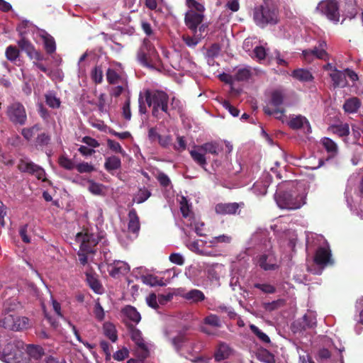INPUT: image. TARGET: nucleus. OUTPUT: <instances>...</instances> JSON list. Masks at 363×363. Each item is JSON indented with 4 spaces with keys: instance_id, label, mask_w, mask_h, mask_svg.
Masks as SVG:
<instances>
[{
    "instance_id": "nucleus-1",
    "label": "nucleus",
    "mask_w": 363,
    "mask_h": 363,
    "mask_svg": "<svg viewBox=\"0 0 363 363\" xmlns=\"http://www.w3.org/2000/svg\"><path fill=\"white\" fill-rule=\"evenodd\" d=\"M307 194L305 182L284 181L277 185L274 199L280 208L296 210L306 204Z\"/></svg>"
},
{
    "instance_id": "nucleus-2",
    "label": "nucleus",
    "mask_w": 363,
    "mask_h": 363,
    "mask_svg": "<svg viewBox=\"0 0 363 363\" xmlns=\"http://www.w3.org/2000/svg\"><path fill=\"white\" fill-rule=\"evenodd\" d=\"M169 96L161 90L147 89L144 93V96L140 94L138 99L139 113L145 114L147 108L145 102L151 108L152 116L157 119H161L164 113L169 115Z\"/></svg>"
},
{
    "instance_id": "nucleus-3",
    "label": "nucleus",
    "mask_w": 363,
    "mask_h": 363,
    "mask_svg": "<svg viewBox=\"0 0 363 363\" xmlns=\"http://www.w3.org/2000/svg\"><path fill=\"white\" fill-rule=\"evenodd\" d=\"M223 150L222 145L216 141L205 143L200 145H196L189 151V154L193 160L206 170L207 164L206 154L217 155Z\"/></svg>"
},
{
    "instance_id": "nucleus-4",
    "label": "nucleus",
    "mask_w": 363,
    "mask_h": 363,
    "mask_svg": "<svg viewBox=\"0 0 363 363\" xmlns=\"http://www.w3.org/2000/svg\"><path fill=\"white\" fill-rule=\"evenodd\" d=\"M139 62L148 68L159 69L161 67V60L150 39H144L143 45L138 52Z\"/></svg>"
},
{
    "instance_id": "nucleus-5",
    "label": "nucleus",
    "mask_w": 363,
    "mask_h": 363,
    "mask_svg": "<svg viewBox=\"0 0 363 363\" xmlns=\"http://www.w3.org/2000/svg\"><path fill=\"white\" fill-rule=\"evenodd\" d=\"M186 4L190 10L186 13L185 23L189 28L195 29L203 20L204 6L196 0H186Z\"/></svg>"
},
{
    "instance_id": "nucleus-6",
    "label": "nucleus",
    "mask_w": 363,
    "mask_h": 363,
    "mask_svg": "<svg viewBox=\"0 0 363 363\" xmlns=\"http://www.w3.org/2000/svg\"><path fill=\"white\" fill-rule=\"evenodd\" d=\"M128 218V231L123 230L118 235L120 242L124 246H127L136 238L140 230L139 218L135 209H131L129 211Z\"/></svg>"
},
{
    "instance_id": "nucleus-7",
    "label": "nucleus",
    "mask_w": 363,
    "mask_h": 363,
    "mask_svg": "<svg viewBox=\"0 0 363 363\" xmlns=\"http://www.w3.org/2000/svg\"><path fill=\"white\" fill-rule=\"evenodd\" d=\"M254 19L256 23L262 27L268 23L274 24L277 22V11L268 6H262L255 10Z\"/></svg>"
},
{
    "instance_id": "nucleus-8",
    "label": "nucleus",
    "mask_w": 363,
    "mask_h": 363,
    "mask_svg": "<svg viewBox=\"0 0 363 363\" xmlns=\"http://www.w3.org/2000/svg\"><path fill=\"white\" fill-rule=\"evenodd\" d=\"M326 42L325 40H320L317 47L303 50V58L308 63L313 62L314 59L328 60L329 55L326 52Z\"/></svg>"
},
{
    "instance_id": "nucleus-9",
    "label": "nucleus",
    "mask_w": 363,
    "mask_h": 363,
    "mask_svg": "<svg viewBox=\"0 0 363 363\" xmlns=\"http://www.w3.org/2000/svg\"><path fill=\"white\" fill-rule=\"evenodd\" d=\"M9 120L14 124L24 125L27 120V115L23 105L19 102L11 104L6 110Z\"/></svg>"
},
{
    "instance_id": "nucleus-10",
    "label": "nucleus",
    "mask_w": 363,
    "mask_h": 363,
    "mask_svg": "<svg viewBox=\"0 0 363 363\" xmlns=\"http://www.w3.org/2000/svg\"><path fill=\"white\" fill-rule=\"evenodd\" d=\"M317 10L330 21L337 23L340 19L339 6L335 0H324L317 6Z\"/></svg>"
},
{
    "instance_id": "nucleus-11",
    "label": "nucleus",
    "mask_w": 363,
    "mask_h": 363,
    "mask_svg": "<svg viewBox=\"0 0 363 363\" xmlns=\"http://www.w3.org/2000/svg\"><path fill=\"white\" fill-rule=\"evenodd\" d=\"M257 264L265 271L275 270L279 267V261L272 250V247L266 248V251L259 256Z\"/></svg>"
},
{
    "instance_id": "nucleus-12",
    "label": "nucleus",
    "mask_w": 363,
    "mask_h": 363,
    "mask_svg": "<svg viewBox=\"0 0 363 363\" xmlns=\"http://www.w3.org/2000/svg\"><path fill=\"white\" fill-rule=\"evenodd\" d=\"M18 167L22 172L33 174L39 180H45V170L27 157L21 159Z\"/></svg>"
},
{
    "instance_id": "nucleus-13",
    "label": "nucleus",
    "mask_w": 363,
    "mask_h": 363,
    "mask_svg": "<svg viewBox=\"0 0 363 363\" xmlns=\"http://www.w3.org/2000/svg\"><path fill=\"white\" fill-rule=\"evenodd\" d=\"M76 240L80 243V249L77 253L79 260L82 264L85 265L87 263L86 254L93 252L92 243L90 242L89 235L87 233H77Z\"/></svg>"
},
{
    "instance_id": "nucleus-14",
    "label": "nucleus",
    "mask_w": 363,
    "mask_h": 363,
    "mask_svg": "<svg viewBox=\"0 0 363 363\" xmlns=\"http://www.w3.org/2000/svg\"><path fill=\"white\" fill-rule=\"evenodd\" d=\"M287 125L294 130H302L303 133H311V127L308 120L301 115H290L286 121Z\"/></svg>"
},
{
    "instance_id": "nucleus-15",
    "label": "nucleus",
    "mask_w": 363,
    "mask_h": 363,
    "mask_svg": "<svg viewBox=\"0 0 363 363\" xmlns=\"http://www.w3.org/2000/svg\"><path fill=\"white\" fill-rule=\"evenodd\" d=\"M331 252L328 243L324 240L323 245L320 246L314 257L315 262L320 266L325 267L331 262Z\"/></svg>"
},
{
    "instance_id": "nucleus-16",
    "label": "nucleus",
    "mask_w": 363,
    "mask_h": 363,
    "mask_svg": "<svg viewBox=\"0 0 363 363\" xmlns=\"http://www.w3.org/2000/svg\"><path fill=\"white\" fill-rule=\"evenodd\" d=\"M264 245L265 248L271 247V242L268 239V233L265 230H259L252 234L250 240V247Z\"/></svg>"
},
{
    "instance_id": "nucleus-17",
    "label": "nucleus",
    "mask_w": 363,
    "mask_h": 363,
    "mask_svg": "<svg viewBox=\"0 0 363 363\" xmlns=\"http://www.w3.org/2000/svg\"><path fill=\"white\" fill-rule=\"evenodd\" d=\"M178 201L179 203L180 211L182 216L186 220L184 223L186 225H191L192 220L194 218V213L191 211V203H190L189 201L184 196H180L178 199Z\"/></svg>"
},
{
    "instance_id": "nucleus-18",
    "label": "nucleus",
    "mask_w": 363,
    "mask_h": 363,
    "mask_svg": "<svg viewBox=\"0 0 363 363\" xmlns=\"http://www.w3.org/2000/svg\"><path fill=\"white\" fill-rule=\"evenodd\" d=\"M204 271L211 281H218L225 273L224 265L220 263H207L204 265Z\"/></svg>"
},
{
    "instance_id": "nucleus-19",
    "label": "nucleus",
    "mask_w": 363,
    "mask_h": 363,
    "mask_svg": "<svg viewBox=\"0 0 363 363\" xmlns=\"http://www.w3.org/2000/svg\"><path fill=\"white\" fill-rule=\"evenodd\" d=\"M18 46L24 50L30 60H45L43 55L35 49L33 45L24 37L18 41Z\"/></svg>"
},
{
    "instance_id": "nucleus-20",
    "label": "nucleus",
    "mask_w": 363,
    "mask_h": 363,
    "mask_svg": "<svg viewBox=\"0 0 363 363\" xmlns=\"http://www.w3.org/2000/svg\"><path fill=\"white\" fill-rule=\"evenodd\" d=\"M107 270L113 278L119 277L121 275H124L130 271V267L128 263L116 260L113 263L108 265Z\"/></svg>"
},
{
    "instance_id": "nucleus-21",
    "label": "nucleus",
    "mask_w": 363,
    "mask_h": 363,
    "mask_svg": "<svg viewBox=\"0 0 363 363\" xmlns=\"http://www.w3.org/2000/svg\"><path fill=\"white\" fill-rule=\"evenodd\" d=\"M271 182L272 175L264 173L262 177L254 184L252 188L253 193L258 196L265 195Z\"/></svg>"
},
{
    "instance_id": "nucleus-22",
    "label": "nucleus",
    "mask_w": 363,
    "mask_h": 363,
    "mask_svg": "<svg viewBox=\"0 0 363 363\" xmlns=\"http://www.w3.org/2000/svg\"><path fill=\"white\" fill-rule=\"evenodd\" d=\"M44 354V351L43 348L38 345H29L26 346L25 349V345L23 346V350H22V357L23 358H26L28 363L32 359L38 360L40 359Z\"/></svg>"
},
{
    "instance_id": "nucleus-23",
    "label": "nucleus",
    "mask_w": 363,
    "mask_h": 363,
    "mask_svg": "<svg viewBox=\"0 0 363 363\" xmlns=\"http://www.w3.org/2000/svg\"><path fill=\"white\" fill-rule=\"evenodd\" d=\"M178 294L186 301L194 303L205 299L204 294L201 291L195 289L189 291H185L184 289H179Z\"/></svg>"
},
{
    "instance_id": "nucleus-24",
    "label": "nucleus",
    "mask_w": 363,
    "mask_h": 363,
    "mask_svg": "<svg viewBox=\"0 0 363 363\" xmlns=\"http://www.w3.org/2000/svg\"><path fill=\"white\" fill-rule=\"evenodd\" d=\"M148 138L152 142L157 141L163 147H168L172 143V137L169 135H162L159 134L155 128H151L148 130Z\"/></svg>"
},
{
    "instance_id": "nucleus-25",
    "label": "nucleus",
    "mask_w": 363,
    "mask_h": 363,
    "mask_svg": "<svg viewBox=\"0 0 363 363\" xmlns=\"http://www.w3.org/2000/svg\"><path fill=\"white\" fill-rule=\"evenodd\" d=\"M135 355L141 361H144L150 354V351L152 348V344L146 341L145 340L135 344Z\"/></svg>"
},
{
    "instance_id": "nucleus-26",
    "label": "nucleus",
    "mask_w": 363,
    "mask_h": 363,
    "mask_svg": "<svg viewBox=\"0 0 363 363\" xmlns=\"http://www.w3.org/2000/svg\"><path fill=\"white\" fill-rule=\"evenodd\" d=\"M231 348L225 343L220 342L214 353V358L216 362H221L227 359L232 354Z\"/></svg>"
},
{
    "instance_id": "nucleus-27",
    "label": "nucleus",
    "mask_w": 363,
    "mask_h": 363,
    "mask_svg": "<svg viewBox=\"0 0 363 363\" xmlns=\"http://www.w3.org/2000/svg\"><path fill=\"white\" fill-rule=\"evenodd\" d=\"M329 75L333 81L335 87H345L347 85L346 75L344 72L333 69V72H330Z\"/></svg>"
},
{
    "instance_id": "nucleus-28",
    "label": "nucleus",
    "mask_w": 363,
    "mask_h": 363,
    "mask_svg": "<svg viewBox=\"0 0 363 363\" xmlns=\"http://www.w3.org/2000/svg\"><path fill=\"white\" fill-rule=\"evenodd\" d=\"M238 209L237 203H218L215 207V211L218 214H234Z\"/></svg>"
},
{
    "instance_id": "nucleus-29",
    "label": "nucleus",
    "mask_w": 363,
    "mask_h": 363,
    "mask_svg": "<svg viewBox=\"0 0 363 363\" xmlns=\"http://www.w3.org/2000/svg\"><path fill=\"white\" fill-rule=\"evenodd\" d=\"M291 77L301 82H308L313 79L311 72L306 69L299 68L294 70Z\"/></svg>"
},
{
    "instance_id": "nucleus-30",
    "label": "nucleus",
    "mask_w": 363,
    "mask_h": 363,
    "mask_svg": "<svg viewBox=\"0 0 363 363\" xmlns=\"http://www.w3.org/2000/svg\"><path fill=\"white\" fill-rule=\"evenodd\" d=\"M39 33L43 40L44 48L46 52L48 54L55 52L56 50V44L54 38L44 30H40Z\"/></svg>"
},
{
    "instance_id": "nucleus-31",
    "label": "nucleus",
    "mask_w": 363,
    "mask_h": 363,
    "mask_svg": "<svg viewBox=\"0 0 363 363\" xmlns=\"http://www.w3.org/2000/svg\"><path fill=\"white\" fill-rule=\"evenodd\" d=\"M320 143L327 151L330 158H333L337 155L338 147L333 140L329 138H323L321 139Z\"/></svg>"
},
{
    "instance_id": "nucleus-32",
    "label": "nucleus",
    "mask_w": 363,
    "mask_h": 363,
    "mask_svg": "<svg viewBox=\"0 0 363 363\" xmlns=\"http://www.w3.org/2000/svg\"><path fill=\"white\" fill-rule=\"evenodd\" d=\"M106 79L108 82L111 84H126L125 78L111 68L108 69L106 72Z\"/></svg>"
},
{
    "instance_id": "nucleus-33",
    "label": "nucleus",
    "mask_w": 363,
    "mask_h": 363,
    "mask_svg": "<svg viewBox=\"0 0 363 363\" xmlns=\"http://www.w3.org/2000/svg\"><path fill=\"white\" fill-rule=\"evenodd\" d=\"M122 312L126 318H128L130 320L135 324L138 323L141 320L140 313L136 310L135 308L131 306H125L123 309Z\"/></svg>"
},
{
    "instance_id": "nucleus-34",
    "label": "nucleus",
    "mask_w": 363,
    "mask_h": 363,
    "mask_svg": "<svg viewBox=\"0 0 363 363\" xmlns=\"http://www.w3.org/2000/svg\"><path fill=\"white\" fill-rule=\"evenodd\" d=\"M361 106L359 99L357 97L350 98L345 102L343 108L348 113H356Z\"/></svg>"
},
{
    "instance_id": "nucleus-35",
    "label": "nucleus",
    "mask_w": 363,
    "mask_h": 363,
    "mask_svg": "<svg viewBox=\"0 0 363 363\" xmlns=\"http://www.w3.org/2000/svg\"><path fill=\"white\" fill-rule=\"evenodd\" d=\"M104 334L113 342L118 340L117 331L115 325L110 323L106 322L103 325Z\"/></svg>"
},
{
    "instance_id": "nucleus-36",
    "label": "nucleus",
    "mask_w": 363,
    "mask_h": 363,
    "mask_svg": "<svg viewBox=\"0 0 363 363\" xmlns=\"http://www.w3.org/2000/svg\"><path fill=\"white\" fill-rule=\"evenodd\" d=\"M232 241L231 236L228 235H220L211 238L209 241L211 247H220L230 243Z\"/></svg>"
},
{
    "instance_id": "nucleus-37",
    "label": "nucleus",
    "mask_w": 363,
    "mask_h": 363,
    "mask_svg": "<svg viewBox=\"0 0 363 363\" xmlns=\"http://www.w3.org/2000/svg\"><path fill=\"white\" fill-rule=\"evenodd\" d=\"M264 113L267 115H272L274 116V117L279 121H281L282 123L286 122L285 121V115H284V110L282 108H279L277 107H274V108H271L269 106L265 107L264 108Z\"/></svg>"
},
{
    "instance_id": "nucleus-38",
    "label": "nucleus",
    "mask_w": 363,
    "mask_h": 363,
    "mask_svg": "<svg viewBox=\"0 0 363 363\" xmlns=\"http://www.w3.org/2000/svg\"><path fill=\"white\" fill-rule=\"evenodd\" d=\"M121 165V160L116 156H111L106 158L104 164L106 169L109 172L119 169Z\"/></svg>"
},
{
    "instance_id": "nucleus-39",
    "label": "nucleus",
    "mask_w": 363,
    "mask_h": 363,
    "mask_svg": "<svg viewBox=\"0 0 363 363\" xmlns=\"http://www.w3.org/2000/svg\"><path fill=\"white\" fill-rule=\"evenodd\" d=\"M15 318L12 314L5 312L4 317L0 319V325L4 328L14 330Z\"/></svg>"
},
{
    "instance_id": "nucleus-40",
    "label": "nucleus",
    "mask_w": 363,
    "mask_h": 363,
    "mask_svg": "<svg viewBox=\"0 0 363 363\" xmlns=\"http://www.w3.org/2000/svg\"><path fill=\"white\" fill-rule=\"evenodd\" d=\"M151 196V192L147 188H141L133 196V201L137 203H142L147 200Z\"/></svg>"
},
{
    "instance_id": "nucleus-41",
    "label": "nucleus",
    "mask_w": 363,
    "mask_h": 363,
    "mask_svg": "<svg viewBox=\"0 0 363 363\" xmlns=\"http://www.w3.org/2000/svg\"><path fill=\"white\" fill-rule=\"evenodd\" d=\"M284 101V93L281 90L277 89L272 92L270 104L274 107H278Z\"/></svg>"
},
{
    "instance_id": "nucleus-42",
    "label": "nucleus",
    "mask_w": 363,
    "mask_h": 363,
    "mask_svg": "<svg viewBox=\"0 0 363 363\" xmlns=\"http://www.w3.org/2000/svg\"><path fill=\"white\" fill-rule=\"evenodd\" d=\"M14 330H21L27 329L30 326V320L25 316H16L15 318Z\"/></svg>"
},
{
    "instance_id": "nucleus-43",
    "label": "nucleus",
    "mask_w": 363,
    "mask_h": 363,
    "mask_svg": "<svg viewBox=\"0 0 363 363\" xmlns=\"http://www.w3.org/2000/svg\"><path fill=\"white\" fill-rule=\"evenodd\" d=\"M5 55L9 61L16 62L19 57V50L15 46L9 45L6 49Z\"/></svg>"
},
{
    "instance_id": "nucleus-44",
    "label": "nucleus",
    "mask_w": 363,
    "mask_h": 363,
    "mask_svg": "<svg viewBox=\"0 0 363 363\" xmlns=\"http://www.w3.org/2000/svg\"><path fill=\"white\" fill-rule=\"evenodd\" d=\"M250 328L254 335L258 338V340L262 343H269L270 338L269 336L262 332L258 327L256 325L251 324L250 325Z\"/></svg>"
},
{
    "instance_id": "nucleus-45",
    "label": "nucleus",
    "mask_w": 363,
    "mask_h": 363,
    "mask_svg": "<svg viewBox=\"0 0 363 363\" xmlns=\"http://www.w3.org/2000/svg\"><path fill=\"white\" fill-rule=\"evenodd\" d=\"M21 308V303L15 298H12L6 301L4 304V312H11Z\"/></svg>"
},
{
    "instance_id": "nucleus-46",
    "label": "nucleus",
    "mask_w": 363,
    "mask_h": 363,
    "mask_svg": "<svg viewBox=\"0 0 363 363\" xmlns=\"http://www.w3.org/2000/svg\"><path fill=\"white\" fill-rule=\"evenodd\" d=\"M331 131L340 137L347 136L350 134V128L347 123H342L330 128Z\"/></svg>"
},
{
    "instance_id": "nucleus-47",
    "label": "nucleus",
    "mask_w": 363,
    "mask_h": 363,
    "mask_svg": "<svg viewBox=\"0 0 363 363\" xmlns=\"http://www.w3.org/2000/svg\"><path fill=\"white\" fill-rule=\"evenodd\" d=\"M46 104L51 108H58L60 105V101L56 97L53 92H48L45 94Z\"/></svg>"
},
{
    "instance_id": "nucleus-48",
    "label": "nucleus",
    "mask_w": 363,
    "mask_h": 363,
    "mask_svg": "<svg viewBox=\"0 0 363 363\" xmlns=\"http://www.w3.org/2000/svg\"><path fill=\"white\" fill-rule=\"evenodd\" d=\"M203 323L215 328H220L221 322L219 317L215 314H210L203 319Z\"/></svg>"
},
{
    "instance_id": "nucleus-49",
    "label": "nucleus",
    "mask_w": 363,
    "mask_h": 363,
    "mask_svg": "<svg viewBox=\"0 0 363 363\" xmlns=\"http://www.w3.org/2000/svg\"><path fill=\"white\" fill-rule=\"evenodd\" d=\"M164 298V297L163 296L157 297L155 294H151L147 296L146 302L150 307L157 308L158 307V302L162 303Z\"/></svg>"
},
{
    "instance_id": "nucleus-50",
    "label": "nucleus",
    "mask_w": 363,
    "mask_h": 363,
    "mask_svg": "<svg viewBox=\"0 0 363 363\" xmlns=\"http://www.w3.org/2000/svg\"><path fill=\"white\" fill-rule=\"evenodd\" d=\"M104 186L101 184L94 182L93 181H89V191L94 195H101L104 193Z\"/></svg>"
},
{
    "instance_id": "nucleus-51",
    "label": "nucleus",
    "mask_w": 363,
    "mask_h": 363,
    "mask_svg": "<svg viewBox=\"0 0 363 363\" xmlns=\"http://www.w3.org/2000/svg\"><path fill=\"white\" fill-rule=\"evenodd\" d=\"M306 325L308 328H313L316 325V314L315 312L308 311L303 316Z\"/></svg>"
},
{
    "instance_id": "nucleus-52",
    "label": "nucleus",
    "mask_w": 363,
    "mask_h": 363,
    "mask_svg": "<svg viewBox=\"0 0 363 363\" xmlns=\"http://www.w3.org/2000/svg\"><path fill=\"white\" fill-rule=\"evenodd\" d=\"M251 76V70L249 68H240L235 74V79L238 81L247 80Z\"/></svg>"
},
{
    "instance_id": "nucleus-53",
    "label": "nucleus",
    "mask_w": 363,
    "mask_h": 363,
    "mask_svg": "<svg viewBox=\"0 0 363 363\" xmlns=\"http://www.w3.org/2000/svg\"><path fill=\"white\" fill-rule=\"evenodd\" d=\"M94 314L95 318L99 321H102L105 318V311L100 304L99 300L95 302L94 307Z\"/></svg>"
},
{
    "instance_id": "nucleus-54",
    "label": "nucleus",
    "mask_w": 363,
    "mask_h": 363,
    "mask_svg": "<svg viewBox=\"0 0 363 363\" xmlns=\"http://www.w3.org/2000/svg\"><path fill=\"white\" fill-rule=\"evenodd\" d=\"M253 54L252 57L256 58L257 60H262L267 55V49L262 45H256L253 49Z\"/></svg>"
},
{
    "instance_id": "nucleus-55",
    "label": "nucleus",
    "mask_w": 363,
    "mask_h": 363,
    "mask_svg": "<svg viewBox=\"0 0 363 363\" xmlns=\"http://www.w3.org/2000/svg\"><path fill=\"white\" fill-rule=\"evenodd\" d=\"M91 77L92 80L96 83L100 84L103 81V71L101 67H95L91 72Z\"/></svg>"
},
{
    "instance_id": "nucleus-56",
    "label": "nucleus",
    "mask_w": 363,
    "mask_h": 363,
    "mask_svg": "<svg viewBox=\"0 0 363 363\" xmlns=\"http://www.w3.org/2000/svg\"><path fill=\"white\" fill-rule=\"evenodd\" d=\"M143 284L149 285L150 286H155L161 285L157 278L153 275H143L140 277Z\"/></svg>"
},
{
    "instance_id": "nucleus-57",
    "label": "nucleus",
    "mask_w": 363,
    "mask_h": 363,
    "mask_svg": "<svg viewBox=\"0 0 363 363\" xmlns=\"http://www.w3.org/2000/svg\"><path fill=\"white\" fill-rule=\"evenodd\" d=\"M59 164L62 167L67 170H72L76 167L72 160L63 155L59 158Z\"/></svg>"
},
{
    "instance_id": "nucleus-58",
    "label": "nucleus",
    "mask_w": 363,
    "mask_h": 363,
    "mask_svg": "<svg viewBox=\"0 0 363 363\" xmlns=\"http://www.w3.org/2000/svg\"><path fill=\"white\" fill-rule=\"evenodd\" d=\"M39 130L38 125H35L31 128H23L21 133L25 139L30 140L35 135V133Z\"/></svg>"
},
{
    "instance_id": "nucleus-59",
    "label": "nucleus",
    "mask_w": 363,
    "mask_h": 363,
    "mask_svg": "<svg viewBox=\"0 0 363 363\" xmlns=\"http://www.w3.org/2000/svg\"><path fill=\"white\" fill-rule=\"evenodd\" d=\"M254 287L261 290L265 294H274L276 291V289L273 285L267 283H257L255 284Z\"/></svg>"
},
{
    "instance_id": "nucleus-60",
    "label": "nucleus",
    "mask_w": 363,
    "mask_h": 363,
    "mask_svg": "<svg viewBox=\"0 0 363 363\" xmlns=\"http://www.w3.org/2000/svg\"><path fill=\"white\" fill-rule=\"evenodd\" d=\"M88 282L89 286L95 293L99 294L103 293V287L97 279L94 277H90L88 279Z\"/></svg>"
},
{
    "instance_id": "nucleus-61",
    "label": "nucleus",
    "mask_w": 363,
    "mask_h": 363,
    "mask_svg": "<svg viewBox=\"0 0 363 363\" xmlns=\"http://www.w3.org/2000/svg\"><path fill=\"white\" fill-rule=\"evenodd\" d=\"M258 359L264 363H275L274 355L266 350L259 354Z\"/></svg>"
},
{
    "instance_id": "nucleus-62",
    "label": "nucleus",
    "mask_w": 363,
    "mask_h": 363,
    "mask_svg": "<svg viewBox=\"0 0 363 363\" xmlns=\"http://www.w3.org/2000/svg\"><path fill=\"white\" fill-rule=\"evenodd\" d=\"M107 145L109 149H111L112 151L121 154H124V150H123L121 145L116 141L107 139Z\"/></svg>"
},
{
    "instance_id": "nucleus-63",
    "label": "nucleus",
    "mask_w": 363,
    "mask_h": 363,
    "mask_svg": "<svg viewBox=\"0 0 363 363\" xmlns=\"http://www.w3.org/2000/svg\"><path fill=\"white\" fill-rule=\"evenodd\" d=\"M75 168L79 173H88L94 170V167L88 162L79 163Z\"/></svg>"
},
{
    "instance_id": "nucleus-64",
    "label": "nucleus",
    "mask_w": 363,
    "mask_h": 363,
    "mask_svg": "<svg viewBox=\"0 0 363 363\" xmlns=\"http://www.w3.org/2000/svg\"><path fill=\"white\" fill-rule=\"evenodd\" d=\"M130 337L135 344L145 340L141 331L135 328L130 330Z\"/></svg>"
}]
</instances>
